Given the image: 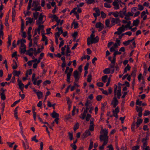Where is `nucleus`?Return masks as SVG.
<instances>
[{
	"label": "nucleus",
	"mask_w": 150,
	"mask_h": 150,
	"mask_svg": "<svg viewBox=\"0 0 150 150\" xmlns=\"http://www.w3.org/2000/svg\"><path fill=\"white\" fill-rule=\"evenodd\" d=\"M99 38L97 36L96 37H94L91 38L90 39V38L88 37L87 40V44L88 45H89L93 43H96L98 42L99 41Z\"/></svg>",
	"instance_id": "nucleus-1"
},
{
	"label": "nucleus",
	"mask_w": 150,
	"mask_h": 150,
	"mask_svg": "<svg viewBox=\"0 0 150 150\" xmlns=\"http://www.w3.org/2000/svg\"><path fill=\"white\" fill-rule=\"evenodd\" d=\"M73 76L75 78L74 86H75V87H79V85L76 84V82L78 81L80 78V77L79 74V72L77 70H76L74 71Z\"/></svg>",
	"instance_id": "nucleus-2"
},
{
	"label": "nucleus",
	"mask_w": 150,
	"mask_h": 150,
	"mask_svg": "<svg viewBox=\"0 0 150 150\" xmlns=\"http://www.w3.org/2000/svg\"><path fill=\"white\" fill-rule=\"evenodd\" d=\"M118 100L117 99L116 96H114L112 101L111 104L113 106L114 108H115L118 104Z\"/></svg>",
	"instance_id": "nucleus-3"
},
{
	"label": "nucleus",
	"mask_w": 150,
	"mask_h": 150,
	"mask_svg": "<svg viewBox=\"0 0 150 150\" xmlns=\"http://www.w3.org/2000/svg\"><path fill=\"white\" fill-rule=\"evenodd\" d=\"M108 137H106L105 136L103 135H100L99 137L100 140L101 142L103 141V143L105 142L107 144L108 141Z\"/></svg>",
	"instance_id": "nucleus-4"
},
{
	"label": "nucleus",
	"mask_w": 150,
	"mask_h": 150,
	"mask_svg": "<svg viewBox=\"0 0 150 150\" xmlns=\"http://www.w3.org/2000/svg\"><path fill=\"white\" fill-rule=\"evenodd\" d=\"M69 72L67 74V81L69 83H70V77L71 75V73L72 72V71H73V69L72 68H70L69 69Z\"/></svg>",
	"instance_id": "nucleus-5"
},
{
	"label": "nucleus",
	"mask_w": 150,
	"mask_h": 150,
	"mask_svg": "<svg viewBox=\"0 0 150 150\" xmlns=\"http://www.w3.org/2000/svg\"><path fill=\"white\" fill-rule=\"evenodd\" d=\"M43 19V16L42 15V14L41 13L38 19L36 21V24L37 25H39L41 24H43L44 21H42Z\"/></svg>",
	"instance_id": "nucleus-6"
},
{
	"label": "nucleus",
	"mask_w": 150,
	"mask_h": 150,
	"mask_svg": "<svg viewBox=\"0 0 150 150\" xmlns=\"http://www.w3.org/2000/svg\"><path fill=\"white\" fill-rule=\"evenodd\" d=\"M120 21L119 18H112L111 21V24L113 26L115 25V23L117 24L120 23Z\"/></svg>",
	"instance_id": "nucleus-7"
},
{
	"label": "nucleus",
	"mask_w": 150,
	"mask_h": 150,
	"mask_svg": "<svg viewBox=\"0 0 150 150\" xmlns=\"http://www.w3.org/2000/svg\"><path fill=\"white\" fill-rule=\"evenodd\" d=\"M91 133L89 130H86L82 135V137L83 139H85L89 136L90 135Z\"/></svg>",
	"instance_id": "nucleus-8"
},
{
	"label": "nucleus",
	"mask_w": 150,
	"mask_h": 150,
	"mask_svg": "<svg viewBox=\"0 0 150 150\" xmlns=\"http://www.w3.org/2000/svg\"><path fill=\"white\" fill-rule=\"evenodd\" d=\"M17 82L18 83V85L19 88L20 89L22 92H23L24 86V84L22 82L21 80H20L18 78V79Z\"/></svg>",
	"instance_id": "nucleus-9"
},
{
	"label": "nucleus",
	"mask_w": 150,
	"mask_h": 150,
	"mask_svg": "<svg viewBox=\"0 0 150 150\" xmlns=\"http://www.w3.org/2000/svg\"><path fill=\"white\" fill-rule=\"evenodd\" d=\"M26 55H28L32 57L33 54V49L32 48H30L28 50L26 51Z\"/></svg>",
	"instance_id": "nucleus-10"
},
{
	"label": "nucleus",
	"mask_w": 150,
	"mask_h": 150,
	"mask_svg": "<svg viewBox=\"0 0 150 150\" xmlns=\"http://www.w3.org/2000/svg\"><path fill=\"white\" fill-rule=\"evenodd\" d=\"M137 122L135 124L136 125V127L137 128L142 123L143 120L142 119L139 118V117H137Z\"/></svg>",
	"instance_id": "nucleus-11"
},
{
	"label": "nucleus",
	"mask_w": 150,
	"mask_h": 150,
	"mask_svg": "<svg viewBox=\"0 0 150 150\" xmlns=\"http://www.w3.org/2000/svg\"><path fill=\"white\" fill-rule=\"evenodd\" d=\"M51 115L52 117L54 118H59V114L56 112L54 110L53 111L52 113L51 114Z\"/></svg>",
	"instance_id": "nucleus-12"
},
{
	"label": "nucleus",
	"mask_w": 150,
	"mask_h": 150,
	"mask_svg": "<svg viewBox=\"0 0 150 150\" xmlns=\"http://www.w3.org/2000/svg\"><path fill=\"white\" fill-rule=\"evenodd\" d=\"M96 28H99L102 29L104 28V25L101 22L97 23L96 25Z\"/></svg>",
	"instance_id": "nucleus-13"
},
{
	"label": "nucleus",
	"mask_w": 150,
	"mask_h": 150,
	"mask_svg": "<svg viewBox=\"0 0 150 150\" xmlns=\"http://www.w3.org/2000/svg\"><path fill=\"white\" fill-rule=\"evenodd\" d=\"M140 21L138 19H137L133 21V25L136 26H137L139 23Z\"/></svg>",
	"instance_id": "nucleus-14"
},
{
	"label": "nucleus",
	"mask_w": 150,
	"mask_h": 150,
	"mask_svg": "<svg viewBox=\"0 0 150 150\" xmlns=\"http://www.w3.org/2000/svg\"><path fill=\"white\" fill-rule=\"evenodd\" d=\"M125 30V27L124 25H122L121 27H120L117 29V30L120 32L121 33L122 32H124Z\"/></svg>",
	"instance_id": "nucleus-15"
},
{
	"label": "nucleus",
	"mask_w": 150,
	"mask_h": 150,
	"mask_svg": "<svg viewBox=\"0 0 150 150\" xmlns=\"http://www.w3.org/2000/svg\"><path fill=\"white\" fill-rule=\"evenodd\" d=\"M21 71H17L16 70H14L13 72V74L14 76H19V75L21 74Z\"/></svg>",
	"instance_id": "nucleus-16"
},
{
	"label": "nucleus",
	"mask_w": 150,
	"mask_h": 150,
	"mask_svg": "<svg viewBox=\"0 0 150 150\" xmlns=\"http://www.w3.org/2000/svg\"><path fill=\"white\" fill-rule=\"evenodd\" d=\"M36 94L38 96V98L40 99L43 96V93L42 92L38 91L36 93Z\"/></svg>",
	"instance_id": "nucleus-17"
},
{
	"label": "nucleus",
	"mask_w": 150,
	"mask_h": 150,
	"mask_svg": "<svg viewBox=\"0 0 150 150\" xmlns=\"http://www.w3.org/2000/svg\"><path fill=\"white\" fill-rule=\"evenodd\" d=\"M11 39H12L11 35H8V41L7 42V43L8 44V48L11 45Z\"/></svg>",
	"instance_id": "nucleus-18"
},
{
	"label": "nucleus",
	"mask_w": 150,
	"mask_h": 150,
	"mask_svg": "<svg viewBox=\"0 0 150 150\" xmlns=\"http://www.w3.org/2000/svg\"><path fill=\"white\" fill-rule=\"evenodd\" d=\"M93 10L95 11L96 13H95L97 15V16H98L100 15V11L98 8H93Z\"/></svg>",
	"instance_id": "nucleus-19"
},
{
	"label": "nucleus",
	"mask_w": 150,
	"mask_h": 150,
	"mask_svg": "<svg viewBox=\"0 0 150 150\" xmlns=\"http://www.w3.org/2000/svg\"><path fill=\"white\" fill-rule=\"evenodd\" d=\"M105 24L106 26L109 27V28H110L112 25L111 24V25H109L110 24V21L109 19H107L105 21Z\"/></svg>",
	"instance_id": "nucleus-20"
},
{
	"label": "nucleus",
	"mask_w": 150,
	"mask_h": 150,
	"mask_svg": "<svg viewBox=\"0 0 150 150\" xmlns=\"http://www.w3.org/2000/svg\"><path fill=\"white\" fill-rule=\"evenodd\" d=\"M131 69V67L129 64L127 65V66L125 68L124 70V73H125L127 71H129Z\"/></svg>",
	"instance_id": "nucleus-21"
},
{
	"label": "nucleus",
	"mask_w": 150,
	"mask_h": 150,
	"mask_svg": "<svg viewBox=\"0 0 150 150\" xmlns=\"http://www.w3.org/2000/svg\"><path fill=\"white\" fill-rule=\"evenodd\" d=\"M135 121H134L131 125V129L132 131L133 132H135L134 129L135 127Z\"/></svg>",
	"instance_id": "nucleus-22"
},
{
	"label": "nucleus",
	"mask_w": 150,
	"mask_h": 150,
	"mask_svg": "<svg viewBox=\"0 0 150 150\" xmlns=\"http://www.w3.org/2000/svg\"><path fill=\"white\" fill-rule=\"evenodd\" d=\"M110 69L109 68H106L103 71V72L105 74H108L110 73Z\"/></svg>",
	"instance_id": "nucleus-23"
},
{
	"label": "nucleus",
	"mask_w": 150,
	"mask_h": 150,
	"mask_svg": "<svg viewBox=\"0 0 150 150\" xmlns=\"http://www.w3.org/2000/svg\"><path fill=\"white\" fill-rule=\"evenodd\" d=\"M102 132L103 133V134H102L103 135L107 137L108 136V132L106 129H103L102 130Z\"/></svg>",
	"instance_id": "nucleus-24"
},
{
	"label": "nucleus",
	"mask_w": 150,
	"mask_h": 150,
	"mask_svg": "<svg viewBox=\"0 0 150 150\" xmlns=\"http://www.w3.org/2000/svg\"><path fill=\"white\" fill-rule=\"evenodd\" d=\"M133 71L130 75L131 76H133L134 77L135 76L137 72V69L136 68H133Z\"/></svg>",
	"instance_id": "nucleus-25"
},
{
	"label": "nucleus",
	"mask_w": 150,
	"mask_h": 150,
	"mask_svg": "<svg viewBox=\"0 0 150 150\" xmlns=\"http://www.w3.org/2000/svg\"><path fill=\"white\" fill-rule=\"evenodd\" d=\"M0 95L1 96V98L2 100H4L6 99V97L5 93H1Z\"/></svg>",
	"instance_id": "nucleus-26"
},
{
	"label": "nucleus",
	"mask_w": 150,
	"mask_h": 150,
	"mask_svg": "<svg viewBox=\"0 0 150 150\" xmlns=\"http://www.w3.org/2000/svg\"><path fill=\"white\" fill-rule=\"evenodd\" d=\"M39 4V2L38 1H35L33 2L32 6H38Z\"/></svg>",
	"instance_id": "nucleus-27"
},
{
	"label": "nucleus",
	"mask_w": 150,
	"mask_h": 150,
	"mask_svg": "<svg viewBox=\"0 0 150 150\" xmlns=\"http://www.w3.org/2000/svg\"><path fill=\"white\" fill-rule=\"evenodd\" d=\"M73 24L74 25V29H76L79 27V24L78 23L74 21H73V23H72L71 25H72Z\"/></svg>",
	"instance_id": "nucleus-28"
},
{
	"label": "nucleus",
	"mask_w": 150,
	"mask_h": 150,
	"mask_svg": "<svg viewBox=\"0 0 150 150\" xmlns=\"http://www.w3.org/2000/svg\"><path fill=\"white\" fill-rule=\"evenodd\" d=\"M51 18H53L55 19V21L57 23L59 21V20L60 21V19H58V17L56 16V15H54L53 16H52L51 17Z\"/></svg>",
	"instance_id": "nucleus-29"
},
{
	"label": "nucleus",
	"mask_w": 150,
	"mask_h": 150,
	"mask_svg": "<svg viewBox=\"0 0 150 150\" xmlns=\"http://www.w3.org/2000/svg\"><path fill=\"white\" fill-rule=\"evenodd\" d=\"M79 127V123L77 122L74 125V131H76Z\"/></svg>",
	"instance_id": "nucleus-30"
},
{
	"label": "nucleus",
	"mask_w": 150,
	"mask_h": 150,
	"mask_svg": "<svg viewBox=\"0 0 150 150\" xmlns=\"http://www.w3.org/2000/svg\"><path fill=\"white\" fill-rule=\"evenodd\" d=\"M39 13L38 12H36L35 13H33V17L35 20L37 19L39 15Z\"/></svg>",
	"instance_id": "nucleus-31"
},
{
	"label": "nucleus",
	"mask_w": 150,
	"mask_h": 150,
	"mask_svg": "<svg viewBox=\"0 0 150 150\" xmlns=\"http://www.w3.org/2000/svg\"><path fill=\"white\" fill-rule=\"evenodd\" d=\"M4 29V26L2 24V23L1 22L0 24V34L2 35L3 33V30Z\"/></svg>",
	"instance_id": "nucleus-32"
},
{
	"label": "nucleus",
	"mask_w": 150,
	"mask_h": 150,
	"mask_svg": "<svg viewBox=\"0 0 150 150\" xmlns=\"http://www.w3.org/2000/svg\"><path fill=\"white\" fill-rule=\"evenodd\" d=\"M149 138L145 137L142 139V142L143 143V144H147V141L149 139Z\"/></svg>",
	"instance_id": "nucleus-33"
},
{
	"label": "nucleus",
	"mask_w": 150,
	"mask_h": 150,
	"mask_svg": "<svg viewBox=\"0 0 150 150\" xmlns=\"http://www.w3.org/2000/svg\"><path fill=\"white\" fill-rule=\"evenodd\" d=\"M21 31H23L24 30V22H23V19H22L21 20Z\"/></svg>",
	"instance_id": "nucleus-34"
},
{
	"label": "nucleus",
	"mask_w": 150,
	"mask_h": 150,
	"mask_svg": "<svg viewBox=\"0 0 150 150\" xmlns=\"http://www.w3.org/2000/svg\"><path fill=\"white\" fill-rule=\"evenodd\" d=\"M39 37L38 36V35L37 36L35 37L34 39V43L36 45H37V42H38V38Z\"/></svg>",
	"instance_id": "nucleus-35"
},
{
	"label": "nucleus",
	"mask_w": 150,
	"mask_h": 150,
	"mask_svg": "<svg viewBox=\"0 0 150 150\" xmlns=\"http://www.w3.org/2000/svg\"><path fill=\"white\" fill-rule=\"evenodd\" d=\"M108 78V76L104 75L102 77V81L104 83L106 82V80Z\"/></svg>",
	"instance_id": "nucleus-36"
},
{
	"label": "nucleus",
	"mask_w": 150,
	"mask_h": 150,
	"mask_svg": "<svg viewBox=\"0 0 150 150\" xmlns=\"http://www.w3.org/2000/svg\"><path fill=\"white\" fill-rule=\"evenodd\" d=\"M89 103L88 102V100H87L86 101L85 104V106H86V110H89Z\"/></svg>",
	"instance_id": "nucleus-37"
},
{
	"label": "nucleus",
	"mask_w": 150,
	"mask_h": 150,
	"mask_svg": "<svg viewBox=\"0 0 150 150\" xmlns=\"http://www.w3.org/2000/svg\"><path fill=\"white\" fill-rule=\"evenodd\" d=\"M92 79V75L91 74H89L88 76V78H87V81L88 82H90Z\"/></svg>",
	"instance_id": "nucleus-38"
},
{
	"label": "nucleus",
	"mask_w": 150,
	"mask_h": 150,
	"mask_svg": "<svg viewBox=\"0 0 150 150\" xmlns=\"http://www.w3.org/2000/svg\"><path fill=\"white\" fill-rule=\"evenodd\" d=\"M68 135L69 136V139L70 141H71L73 139V135L72 132L71 133L70 132H68Z\"/></svg>",
	"instance_id": "nucleus-39"
},
{
	"label": "nucleus",
	"mask_w": 150,
	"mask_h": 150,
	"mask_svg": "<svg viewBox=\"0 0 150 150\" xmlns=\"http://www.w3.org/2000/svg\"><path fill=\"white\" fill-rule=\"evenodd\" d=\"M91 116V114H87L86 118V120L88 122L89 121Z\"/></svg>",
	"instance_id": "nucleus-40"
},
{
	"label": "nucleus",
	"mask_w": 150,
	"mask_h": 150,
	"mask_svg": "<svg viewBox=\"0 0 150 150\" xmlns=\"http://www.w3.org/2000/svg\"><path fill=\"white\" fill-rule=\"evenodd\" d=\"M38 25V28L36 29L37 30L40 29V30H43V29L44 28V26L43 25H41L40 24Z\"/></svg>",
	"instance_id": "nucleus-41"
},
{
	"label": "nucleus",
	"mask_w": 150,
	"mask_h": 150,
	"mask_svg": "<svg viewBox=\"0 0 150 150\" xmlns=\"http://www.w3.org/2000/svg\"><path fill=\"white\" fill-rule=\"evenodd\" d=\"M90 58V56L88 55L85 56L83 57H82L81 58V60L82 61L83 59H87V60H89Z\"/></svg>",
	"instance_id": "nucleus-42"
},
{
	"label": "nucleus",
	"mask_w": 150,
	"mask_h": 150,
	"mask_svg": "<svg viewBox=\"0 0 150 150\" xmlns=\"http://www.w3.org/2000/svg\"><path fill=\"white\" fill-rule=\"evenodd\" d=\"M136 110L137 112H142V107H138V106H136Z\"/></svg>",
	"instance_id": "nucleus-43"
},
{
	"label": "nucleus",
	"mask_w": 150,
	"mask_h": 150,
	"mask_svg": "<svg viewBox=\"0 0 150 150\" xmlns=\"http://www.w3.org/2000/svg\"><path fill=\"white\" fill-rule=\"evenodd\" d=\"M13 62H15V65L14 64H13L12 66V68L13 69H15L17 68L18 67L17 64L16 62L15 61V60H13Z\"/></svg>",
	"instance_id": "nucleus-44"
},
{
	"label": "nucleus",
	"mask_w": 150,
	"mask_h": 150,
	"mask_svg": "<svg viewBox=\"0 0 150 150\" xmlns=\"http://www.w3.org/2000/svg\"><path fill=\"white\" fill-rule=\"evenodd\" d=\"M42 40L44 41H46L47 39V37L45 35V34L43 33H42Z\"/></svg>",
	"instance_id": "nucleus-45"
},
{
	"label": "nucleus",
	"mask_w": 150,
	"mask_h": 150,
	"mask_svg": "<svg viewBox=\"0 0 150 150\" xmlns=\"http://www.w3.org/2000/svg\"><path fill=\"white\" fill-rule=\"evenodd\" d=\"M101 16V18H105L106 15V14L103 11H101L100 12Z\"/></svg>",
	"instance_id": "nucleus-46"
},
{
	"label": "nucleus",
	"mask_w": 150,
	"mask_h": 150,
	"mask_svg": "<svg viewBox=\"0 0 150 150\" xmlns=\"http://www.w3.org/2000/svg\"><path fill=\"white\" fill-rule=\"evenodd\" d=\"M93 142L91 141V140H90V142L88 148V150H90L92 149L93 145Z\"/></svg>",
	"instance_id": "nucleus-47"
},
{
	"label": "nucleus",
	"mask_w": 150,
	"mask_h": 150,
	"mask_svg": "<svg viewBox=\"0 0 150 150\" xmlns=\"http://www.w3.org/2000/svg\"><path fill=\"white\" fill-rule=\"evenodd\" d=\"M139 145H136L133 146L132 148V150H137L139 148Z\"/></svg>",
	"instance_id": "nucleus-48"
},
{
	"label": "nucleus",
	"mask_w": 150,
	"mask_h": 150,
	"mask_svg": "<svg viewBox=\"0 0 150 150\" xmlns=\"http://www.w3.org/2000/svg\"><path fill=\"white\" fill-rule=\"evenodd\" d=\"M86 116V114H85L83 113H82L81 114V115H80L79 116V117L80 118L82 119V120H83L85 118Z\"/></svg>",
	"instance_id": "nucleus-49"
},
{
	"label": "nucleus",
	"mask_w": 150,
	"mask_h": 150,
	"mask_svg": "<svg viewBox=\"0 0 150 150\" xmlns=\"http://www.w3.org/2000/svg\"><path fill=\"white\" fill-rule=\"evenodd\" d=\"M142 101H140L139 99H137L136 100V105H138L139 106H141L142 105Z\"/></svg>",
	"instance_id": "nucleus-50"
},
{
	"label": "nucleus",
	"mask_w": 150,
	"mask_h": 150,
	"mask_svg": "<svg viewBox=\"0 0 150 150\" xmlns=\"http://www.w3.org/2000/svg\"><path fill=\"white\" fill-rule=\"evenodd\" d=\"M20 52L21 53L24 54L25 53V52L26 51V48H22L20 47Z\"/></svg>",
	"instance_id": "nucleus-51"
},
{
	"label": "nucleus",
	"mask_w": 150,
	"mask_h": 150,
	"mask_svg": "<svg viewBox=\"0 0 150 150\" xmlns=\"http://www.w3.org/2000/svg\"><path fill=\"white\" fill-rule=\"evenodd\" d=\"M102 96L101 95H98L96 97V99L98 101H100L102 98Z\"/></svg>",
	"instance_id": "nucleus-52"
},
{
	"label": "nucleus",
	"mask_w": 150,
	"mask_h": 150,
	"mask_svg": "<svg viewBox=\"0 0 150 150\" xmlns=\"http://www.w3.org/2000/svg\"><path fill=\"white\" fill-rule=\"evenodd\" d=\"M107 144H106V143L105 142L104 143H103L102 145V146H100L99 147V149L100 150H102L104 149V146L105 145Z\"/></svg>",
	"instance_id": "nucleus-53"
},
{
	"label": "nucleus",
	"mask_w": 150,
	"mask_h": 150,
	"mask_svg": "<svg viewBox=\"0 0 150 150\" xmlns=\"http://www.w3.org/2000/svg\"><path fill=\"white\" fill-rule=\"evenodd\" d=\"M104 6L106 8H110L111 7V6L109 4H108L107 3H105L104 4Z\"/></svg>",
	"instance_id": "nucleus-54"
},
{
	"label": "nucleus",
	"mask_w": 150,
	"mask_h": 150,
	"mask_svg": "<svg viewBox=\"0 0 150 150\" xmlns=\"http://www.w3.org/2000/svg\"><path fill=\"white\" fill-rule=\"evenodd\" d=\"M78 32H75L72 35V36L74 38V39H76V38L77 36L78 35Z\"/></svg>",
	"instance_id": "nucleus-55"
},
{
	"label": "nucleus",
	"mask_w": 150,
	"mask_h": 150,
	"mask_svg": "<svg viewBox=\"0 0 150 150\" xmlns=\"http://www.w3.org/2000/svg\"><path fill=\"white\" fill-rule=\"evenodd\" d=\"M150 113V111L148 110H145L144 113V116L149 115Z\"/></svg>",
	"instance_id": "nucleus-56"
},
{
	"label": "nucleus",
	"mask_w": 150,
	"mask_h": 150,
	"mask_svg": "<svg viewBox=\"0 0 150 150\" xmlns=\"http://www.w3.org/2000/svg\"><path fill=\"white\" fill-rule=\"evenodd\" d=\"M89 65V64L87 62L86 63V65L84 67L85 70H87L88 69Z\"/></svg>",
	"instance_id": "nucleus-57"
},
{
	"label": "nucleus",
	"mask_w": 150,
	"mask_h": 150,
	"mask_svg": "<svg viewBox=\"0 0 150 150\" xmlns=\"http://www.w3.org/2000/svg\"><path fill=\"white\" fill-rule=\"evenodd\" d=\"M130 43V42L129 41V40H128L127 41H126L125 42H123V44L124 45H125L127 46L129 45Z\"/></svg>",
	"instance_id": "nucleus-58"
},
{
	"label": "nucleus",
	"mask_w": 150,
	"mask_h": 150,
	"mask_svg": "<svg viewBox=\"0 0 150 150\" xmlns=\"http://www.w3.org/2000/svg\"><path fill=\"white\" fill-rule=\"evenodd\" d=\"M113 15L114 16V17H118L119 16V13L117 11H116L115 12H113Z\"/></svg>",
	"instance_id": "nucleus-59"
},
{
	"label": "nucleus",
	"mask_w": 150,
	"mask_h": 150,
	"mask_svg": "<svg viewBox=\"0 0 150 150\" xmlns=\"http://www.w3.org/2000/svg\"><path fill=\"white\" fill-rule=\"evenodd\" d=\"M70 146L71 147H72L73 149H74V150H75L77 149L76 146L75 144H70Z\"/></svg>",
	"instance_id": "nucleus-60"
},
{
	"label": "nucleus",
	"mask_w": 150,
	"mask_h": 150,
	"mask_svg": "<svg viewBox=\"0 0 150 150\" xmlns=\"http://www.w3.org/2000/svg\"><path fill=\"white\" fill-rule=\"evenodd\" d=\"M67 102L68 105H71V101L70 100L69 98L67 97L66 98Z\"/></svg>",
	"instance_id": "nucleus-61"
},
{
	"label": "nucleus",
	"mask_w": 150,
	"mask_h": 150,
	"mask_svg": "<svg viewBox=\"0 0 150 150\" xmlns=\"http://www.w3.org/2000/svg\"><path fill=\"white\" fill-rule=\"evenodd\" d=\"M103 85V83L102 82H99L97 83V85L98 87H102Z\"/></svg>",
	"instance_id": "nucleus-62"
},
{
	"label": "nucleus",
	"mask_w": 150,
	"mask_h": 150,
	"mask_svg": "<svg viewBox=\"0 0 150 150\" xmlns=\"http://www.w3.org/2000/svg\"><path fill=\"white\" fill-rule=\"evenodd\" d=\"M43 84L47 85V84H50L51 83V81L49 80H47L43 83Z\"/></svg>",
	"instance_id": "nucleus-63"
},
{
	"label": "nucleus",
	"mask_w": 150,
	"mask_h": 150,
	"mask_svg": "<svg viewBox=\"0 0 150 150\" xmlns=\"http://www.w3.org/2000/svg\"><path fill=\"white\" fill-rule=\"evenodd\" d=\"M137 7H134L131 9V12L132 13H134L137 10Z\"/></svg>",
	"instance_id": "nucleus-64"
}]
</instances>
